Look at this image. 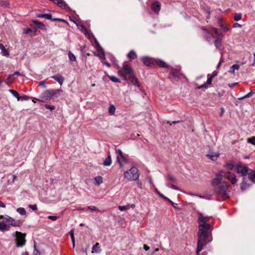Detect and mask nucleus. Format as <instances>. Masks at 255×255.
Wrapping results in <instances>:
<instances>
[{
  "label": "nucleus",
  "instance_id": "864d4df0",
  "mask_svg": "<svg viewBox=\"0 0 255 255\" xmlns=\"http://www.w3.org/2000/svg\"><path fill=\"white\" fill-rule=\"evenodd\" d=\"M31 31H32V30H31V29H30V28H26V29H24L23 33L24 34H28V33H30Z\"/></svg>",
  "mask_w": 255,
  "mask_h": 255
},
{
  "label": "nucleus",
  "instance_id": "cd10ccee",
  "mask_svg": "<svg viewBox=\"0 0 255 255\" xmlns=\"http://www.w3.org/2000/svg\"><path fill=\"white\" fill-rule=\"evenodd\" d=\"M235 167V165L232 162L227 163L225 165L224 167L228 170H232Z\"/></svg>",
  "mask_w": 255,
  "mask_h": 255
},
{
  "label": "nucleus",
  "instance_id": "dca6fc26",
  "mask_svg": "<svg viewBox=\"0 0 255 255\" xmlns=\"http://www.w3.org/2000/svg\"><path fill=\"white\" fill-rule=\"evenodd\" d=\"M124 72L127 75H130L133 73L131 67L128 64L124 63L123 67Z\"/></svg>",
  "mask_w": 255,
  "mask_h": 255
},
{
  "label": "nucleus",
  "instance_id": "1a4fd4ad",
  "mask_svg": "<svg viewBox=\"0 0 255 255\" xmlns=\"http://www.w3.org/2000/svg\"><path fill=\"white\" fill-rule=\"evenodd\" d=\"M204 30L205 31V35L208 40H211V38L214 37V34L217 36H220V31L215 28L212 27L210 31L206 29H204Z\"/></svg>",
  "mask_w": 255,
  "mask_h": 255
},
{
  "label": "nucleus",
  "instance_id": "a878e982",
  "mask_svg": "<svg viewBox=\"0 0 255 255\" xmlns=\"http://www.w3.org/2000/svg\"><path fill=\"white\" fill-rule=\"evenodd\" d=\"M33 22L37 25V26L40 29H42V30H45L46 29V27H45V25L43 24L42 23L40 22H39L37 20H34L33 21Z\"/></svg>",
  "mask_w": 255,
  "mask_h": 255
},
{
  "label": "nucleus",
  "instance_id": "9d476101",
  "mask_svg": "<svg viewBox=\"0 0 255 255\" xmlns=\"http://www.w3.org/2000/svg\"><path fill=\"white\" fill-rule=\"evenodd\" d=\"M198 223L199 225H210L207 222L209 221L210 217L205 216L202 213H198Z\"/></svg>",
  "mask_w": 255,
  "mask_h": 255
},
{
  "label": "nucleus",
  "instance_id": "f704fd0d",
  "mask_svg": "<svg viewBox=\"0 0 255 255\" xmlns=\"http://www.w3.org/2000/svg\"><path fill=\"white\" fill-rule=\"evenodd\" d=\"M9 92L15 98L17 99V100H19V95L18 93L13 90H9Z\"/></svg>",
  "mask_w": 255,
  "mask_h": 255
},
{
  "label": "nucleus",
  "instance_id": "f03ea898",
  "mask_svg": "<svg viewBox=\"0 0 255 255\" xmlns=\"http://www.w3.org/2000/svg\"><path fill=\"white\" fill-rule=\"evenodd\" d=\"M199 231L198 234V252L201 251L204 246L212 240L211 238L210 240H207L211 235L212 226L211 225H199Z\"/></svg>",
  "mask_w": 255,
  "mask_h": 255
},
{
  "label": "nucleus",
  "instance_id": "4be33fe9",
  "mask_svg": "<svg viewBox=\"0 0 255 255\" xmlns=\"http://www.w3.org/2000/svg\"><path fill=\"white\" fill-rule=\"evenodd\" d=\"M250 186L249 184H247L245 180V178L243 179V181L241 185V189L242 191H245L247 189H248Z\"/></svg>",
  "mask_w": 255,
  "mask_h": 255
},
{
  "label": "nucleus",
  "instance_id": "680f3d73",
  "mask_svg": "<svg viewBox=\"0 0 255 255\" xmlns=\"http://www.w3.org/2000/svg\"><path fill=\"white\" fill-rule=\"evenodd\" d=\"M242 26V25L238 23H235L234 25H233V27L234 28H236V27H241Z\"/></svg>",
  "mask_w": 255,
  "mask_h": 255
},
{
  "label": "nucleus",
  "instance_id": "a211bd4d",
  "mask_svg": "<svg viewBox=\"0 0 255 255\" xmlns=\"http://www.w3.org/2000/svg\"><path fill=\"white\" fill-rule=\"evenodd\" d=\"M0 50H1L0 54L3 56L8 57L9 55V53L7 49H6L4 46L1 43H0Z\"/></svg>",
  "mask_w": 255,
  "mask_h": 255
},
{
  "label": "nucleus",
  "instance_id": "3c124183",
  "mask_svg": "<svg viewBox=\"0 0 255 255\" xmlns=\"http://www.w3.org/2000/svg\"><path fill=\"white\" fill-rule=\"evenodd\" d=\"M29 99V97L27 96H19V100L21 101H26Z\"/></svg>",
  "mask_w": 255,
  "mask_h": 255
},
{
  "label": "nucleus",
  "instance_id": "c756f323",
  "mask_svg": "<svg viewBox=\"0 0 255 255\" xmlns=\"http://www.w3.org/2000/svg\"><path fill=\"white\" fill-rule=\"evenodd\" d=\"M92 249L95 252H96L97 253H100L101 251V250H100L99 244L98 243H96V244L93 246Z\"/></svg>",
  "mask_w": 255,
  "mask_h": 255
},
{
  "label": "nucleus",
  "instance_id": "49530a36",
  "mask_svg": "<svg viewBox=\"0 0 255 255\" xmlns=\"http://www.w3.org/2000/svg\"><path fill=\"white\" fill-rule=\"evenodd\" d=\"M88 208L92 211H97L98 212L99 211V210L94 206H89L88 207Z\"/></svg>",
  "mask_w": 255,
  "mask_h": 255
},
{
  "label": "nucleus",
  "instance_id": "5701e85b",
  "mask_svg": "<svg viewBox=\"0 0 255 255\" xmlns=\"http://www.w3.org/2000/svg\"><path fill=\"white\" fill-rule=\"evenodd\" d=\"M155 61L157 64L160 67L166 68L167 67V64L160 59H156Z\"/></svg>",
  "mask_w": 255,
  "mask_h": 255
},
{
  "label": "nucleus",
  "instance_id": "de8ad7c7",
  "mask_svg": "<svg viewBox=\"0 0 255 255\" xmlns=\"http://www.w3.org/2000/svg\"><path fill=\"white\" fill-rule=\"evenodd\" d=\"M47 218L48 219L51 220L52 221H56L58 218V217L57 216L50 215L48 216Z\"/></svg>",
  "mask_w": 255,
  "mask_h": 255
},
{
  "label": "nucleus",
  "instance_id": "f3484780",
  "mask_svg": "<svg viewBox=\"0 0 255 255\" xmlns=\"http://www.w3.org/2000/svg\"><path fill=\"white\" fill-rule=\"evenodd\" d=\"M178 77L179 75L177 71L174 70L171 71L169 75V78L172 81H176L177 80Z\"/></svg>",
  "mask_w": 255,
  "mask_h": 255
},
{
  "label": "nucleus",
  "instance_id": "13d9d810",
  "mask_svg": "<svg viewBox=\"0 0 255 255\" xmlns=\"http://www.w3.org/2000/svg\"><path fill=\"white\" fill-rule=\"evenodd\" d=\"M137 181V186L140 188H141L142 187V183L141 181H140L138 179L137 180H136Z\"/></svg>",
  "mask_w": 255,
  "mask_h": 255
},
{
  "label": "nucleus",
  "instance_id": "4c0bfd02",
  "mask_svg": "<svg viewBox=\"0 0 255 255\" xmlns=\"http://www.w3.org/2000/svg\"><path fill=\"white\" fill-rule=\"evenodd\" d=\"M94 42L95 44V47L97 48V50L100 51V50H103L102 48L101 47L99 43L97 41V40L94 38Z\"/></svg>",
  "mask_w": 255,
  "mask_h": 255
},
{
  "label": "nucleus",
  "instance_id": "e2e57ef3",
  "mask_svg": "<svg viewBox=\"0 0 255 255\" xmlns=\"http://www.w3.org/2000/svg\"><path fill=\"white\" fill-rule=\"evenodd\" d=\"M40 87H42V88H45V82H41L39 85Z\"/></svg>",
  "mask_w": 255,
  "mask_h": 255
},
{
  "label": "nucleus",
  "instance_id": "bf43d9fd",
  "mask_svg": "<svg viewBox=\"0 0 255 255\" xmlns=\"http://www.w3.org/2000/svg\"><path fill=\"white\" fill-rule=\"evenodd\" d=\"M11 176L12 177V181L10 183H13L14 182L15 179H16V176L15 175H11Z\"/></svg>",
  "mask_w": 255,
  "mask_h": 255
},
{
  "label": "nucleus",
  "instance_id": "2eb2a0df",
  "mask_svg": "<svg viewBox=\"0 0 255 255\" xmlns=\"http://www.w3.org/2000/svg\"><path fill=\"white\" fill-rule=\"evenodd\" d=\"M128 80L133 85L139 87V83L133 73L129 75Z\"/></svg>",
  "mask_w": 255,
  "mask_h": 255
},
{
  "label": "nucleus",
  "instance_id": "6e6552de",
  "mask_svg": "<svg viewBox=\"0 0 255 255\" xmlns=\"http://www.w3.org/2000/svg\"><path fill=\"white\" fill-rule=\"evenodd\" d=\"M116 153L117 154V160L118 162L119 163L120 166L121 168L123 167L122 162H127L126 158L124 156L122 150L120 149H116Z\"/></svg>",
  "mask_w": 255,
  "mask_h": 255
},
{
  "label": "nucleus",
  "instance_id": "4d7b16f0",
  "mask_svg": "<svg viewBox=\"0 0 255 255\" xmlns=\"http://www.w3.org/2000/svg\"><path fill=\"white\" fill-rule=\"evenodd\" d=\"M166 200L169 201L172 205L173 207H174V208L176 207V205H177V204L174 203L173 202H172L171 200H170L169 198H168Z\"/></svg>",
  "mask_w": 255,
  "mask_h": 255
},
{
  "label": "nucleus",
  "instance_id": "9b49d317",
  "mask_svg": "<svg viewBox=\"0 0 255 255\" xmlns=\"http://www.w3.org/2000/svg\"><path fill=\"white\" fill-rule=\"evenodd\" d=\"M225 176H224V177H225L229 179L232 184H235L237 183V180L234 174L229 171L228 172H225Z\"/></svg>",
  "mask_w": 255,
  "mask_h": 255
},
{
  "label": "nucleus",
  "instance_id": "37998d69",
  "mask_svg": "<svg viewBox=\"0 0 255 255\" xmlns=\"http://www.w3.org/2000/svg\"><path fill=\"white\" fill-rule=\"evenodd\" d=\"M0 4L3 7H7L9 6V3L8 1H1Z\"/></svg>",
  "mask_w": 255,
  "mask_h": 255
},
{
  "label": "nucleus",
  "instance_id": "72a5a7b5",
  "mask_svg": "<svg viewBox=\"0 0 255 255\" xmlns=\"http://www.w3.org/2000/svg\"><path fill=\"white\" fill-rule=\"evenodd\" d=\"M167 179L169 180V181H171L173 182V183H177V179L174 177L171 174H168L166 176Z\"/></svg>",
  "mask_w": 255,
  "mask_h": 255
},
{
  "label": "nucleus",
  "instance_id": "39448f33",
  "mask_svg": "<svg viewBox=\"0 0 255 255\" xmlns=\"http://www.w3.org/2000/svg\"><path fill=\"white\" fill-rule=\"evenodd\" d=\"M1 219H3L9 225L13 227H19L20 226L22 222L20 220H16L12 218L7 215H6L4 217L3 216H0Z\"/></svg>",
  "mask_w": 255,
  "mask_h": 255
},
{
  "label": "nucleus",
  "instance_id": "2f4dec72",
  "mask_svg": "<svg viewBox=\"0 0 255 255\" xmlns=\"http://www.w3.org/2000/svg\"><path fill=\"white\" fill-rule=\"evenodd\" d=\"M16 212L19 213L20 215H26V211L23 208H18L16 209Z\"/></svg>",
  "mask_w": 255,
  "mask_h": 255
},
{
  "label": "nucleus",
  "instance_id": "bb28decb",
  "mask_svg": "<svg viewBox=\"0 0 255 255\" xmlns=\"http://www.w3.org/2000/svg\"><path fill=\"white\" fill-rule=\"evenodd\" d=\"M212 78H213V76H211L210 77L208 78L206 83L202 85L201 86H200L199 87V88L201 89L202 88H206L207 85H210L211 84L212 81Z\"/></svg>",
  "mask_w": 255,
  "mask_h": 255
},
{
  "label": "nucleus",
  "instance_id": "393cba45",
  "mask_svg": "<svg viewBox=\"0 0 255 255\" xmlns=\"http://www.w3.org/2000/svg\"><path fill=\"white\" fill-rule=\"evenodd\" d=\"M112 163V159L110 155H109L104 160L103 165L105 166H110Z\"/></svg>",
  "mask_w": 255,
  "mask_h": 255
},
{
  "label": "nucleus",
  "instance_id": "7ed1b4c3",
  "mask_svg": "<svg viewBox=\"0 0 255 255\" xmlns=\"http://www.w3.org/2000/svg\"><path fill=\"white\" fill-rule=\"evenodd\" d=\"M139 176L138 170L134 166H132L130 169L124 173L125 178L128 181L137 180Z\"/></svg>",
  "mask_w": 255,
  "mask_h": 255
},
{
  "label": "nucleus",
  "instance_id": "412c9836",
  "mask_svg": "<svg viewBox=\"0 0 255 255\" xmlns=\"http://www.w3.org/2000/svg\"><path fill=\"white\" fill-rule=\"evenodd\" d=\"M249 179L253 182H255V170H252L248 174Z\"/></svg>",
  "mask_w": 255,
  "mask_h": 255
},
{
  "label": "nucleus",
  "instance_id": "aec40b11",
  "mask_svg": "<svg viewBox=\"0 0 255 255\" xmlns=\"http://www.w3.org/2000/svg\"><path fill=\"white\" fill-rule=\"evenodd\" d=\"M128 58L130 60H132L137 57L136 52L133 50H131L127 55Z\"/></svg>",
  "mask_w": 255,
  "mask_h": 255
},
{
  "label": "nucleus",
  "instance_id": "a19ab883",
  "mask_svg": "<svg viewBox=\"0 0 255 255\" xmlns=\"http://www.w3.org/2000/svg\"><path fill=\"white\" fill-rule=\"evenodd\" d=\"M166 186L168 188H172L173 189H174V190H179V188L175 185H173V184H171V183H167L166 184Z\"/></svg>",
  "mask_w": 255,
  "mask_h": 255
},
{
  "label": "nucleus",
  "instance_id": "ea45409f",
  "mask_svg": "<svg viewBox=\"0 0 255 255\" xmlns=\"http://www.w3.org/2000/svg\"><path fill=\"white\" fill-rule=\"evenodd\" d=\"M110 79L114 82L121 83V81L116 76H110Z\"/></svg>",
  "mask_w": 255,
  "mask_h": 255
},
{
  "label": "nucleus",
  "instance_id": "20e7f679",
  "mask_svg": "<svg viewBox=\"0 0 255 255\" xmlns=\"http://www.w3.org/2000/svg\"><path fill=\"white\" fill-rule=\"evenodd\" d=\"M13 236L15 237V242L17 247H22L24 245L25 240V235L20 232L16 231L13 234Z\"/></svg>",
  "mask_w": 255,
  "mask_h": 255
},
{
  "label": "nucleus",
  "instance_id": "7c9ffc66",
  "mask_svg": "<svg viewBox=\"0 0 255 255\" xmlns=\"http://www.w3.org/2000/svg\"><path fill=\"white\" fill-rule=\"evenodd\" d=\"M116 107L114 105H111L109 108V113L111 115H113L115 113Z\"/></svg>",
  "mask_w": 255,
  "mask_h": 255
},
{
  "label": "nucleus",
  "instance_id": "c9c22d12",
  "mask_svg": "<svg viewBox=\"0 0 255 255\" xmlns=\"http://www.w3.org/2000/svg\"><path fill=\"white\" fill-rule=\"evenodd\" d=\"M95 180L96 182V184L99 185L103 182V178L100 176H98L95 178Z\"/></svg>",
  "mask_w": 255,
  "mask_h": 255
},
{
  "label": "nucleus",
  "instance_id": "8fccbe9b",
  "mask_svg": "<svg viewBox=\"0 0 255 255\" xmlns=\"http://www.w3.org/2000/svg\"><path fill=\"white\" fill-rule=\"evenodd\" d=\"M29 208L32 209L33 211H36L37 210V207L36 204L29 205Z\"/></svg>",
  "mask_w": 255,
  "mask_h": 255
},
{
  "label": "nucleus",
  "instance_id": "423d86ee",
  "mask_svg": "<svg viewBox=\"0 0 255 255\" xmlns=\"http://www.w3.org/2000/svg\"><path fill=\"white\" fill-rule=\"evenodd\" d=\"M59 92V90H47L41 94V98L45 100H49L52 99Z\"/></svg>",
  "mask_w": 255,
  "mask_h": 255
},
{
  "label": "nucleus",
  "instance_id": "f257e3e1",
  "mask_svg": "<svg viewBox=\"0 0 255 255\" xmlns=\"http://www.w3.org/2000/svg\"><path fill=\"white\" fill-rule=\"evenodd\" d=\"M225 171L222 170L220 171L212 181V185L215 187V190L216 194L223 199L228 198L227 193L228 185L225 181L222 180L224 176H225Z\"/></svg>",
  "mask_w": 255,
  "mask_h": 255
},
{
  "label": "nucleus",
  "instance_id": "603ef678",
  "mask_svg": "<svg viewBox=\"0 0 255 255\" xmlns=\"http://www.w3.org/2000/svg\"><path fill=\"white\" fill-rule=\"evenodd\" d=\"M155 191L156 192V193L161 197H162L163 199H165V200H167L168 199L167 197L164 196L162 194L160 193L158 190L157 189H155Z\"/></svg>",
  "mask_w": 255,
  "mask_h": 255
},
{
  "label": "nucleus",
  "instance_id": "a18cd8bd",
  "mask_svg": "<svg viewBox=\"0 0 255 255\" xmlns=\"http://www.w3.org/2000/svg\"><path fill=\"white\" fill-rule=\"evenodd\" d=\"M118 74L124 78V79L126 81H128V79L126 77V76L123 73V72L121 70H120L118 72Z\"/></svg>",
  "mask_w": 255,
  "mask_h": 255
},
{
  "label": "nucleus",
  "instance_id": "f8f14e48",
  "mask_svg": "<svg viewBox=\"0 0 255 255\" xmlns=\"http://www.w3.org/2000/svg\"><path fill=\"white\" fill-rule=\"evenodd\" d=\"M36 16L38 17L45 18H46L47 19L52 20L53 21H56V20L62 21V19H56V18L52 19V15L50 14H49V13H44V14H43V13H38V14H36Z\"/></svg>",
  "mask_w": 255,
  "mask_h": 255
},
{
  "label": "nucleus",
  "instance_id": "e433bc0d",
  "mask_svg": "<svg viewBox=\"0 0 255 255\" xmlns=\"http://www.w3.org/2000/svg\"><path fill=\"white\" fill-rule=\"evenodd\" d=\"M68 56L69 60L72 61H75L76 60V56L71 52H68Z\"/></svg>",
  "mask_w": 255,
  "mask_h": 255
},
{
  "label": "nucleus",
  "instance_id": "0e129e2a",
  "mask_svg": "<svg viewBox=\"0 0 255 255\" xmlns=\"http://www.w3.org/2000/svg\"><path fill=\"white\" fill-rule=\"evenodd\" d=\"M236 85H237V83H231V84H229V86L231 88H233Z\"/></svg>",
  "mask_w": 255,
  "mask_h": 255
},
{
  "label": "nucleus",
  "instance_id": "4468645a",
  "mask_svg": "<svg viewBox=\"0 0 255 255\" xmlns=\"http://www.w3.org/2000/svg\"><path fill=\"white\" fill-rule=\"evenodd\" d=\"M51 78L54 79L60 85H62L63 84L64 81V77L60 74H57V75L52 76L51 77Z\"/></svg>",
  "mask_w": 255,
  "mask_h": 255
},
{
  "label": "nucleus",
  "instance_id": "6ab92c4d",
  "mask_svg": "<svg viewBox=\"0 0 255 255\" xmlns=\"http://www.w3.org/2000/svg\"><path fill=\"white\" fill-rule=\"evenodd\" d=\"M160 9V3L158 1L154 2L152 5V10L155 13H157Z\"/></svg>",
  "mask_w": 255,
  "mask_h": 255
},
{
  "label": "nucleus",
  "instance_id": "c85d7f7f",
  "mask_svg": "<svg viewBox=\"0 0 255 255\" xmlns=\"http://www.w3.org/2000/svg\"><path fill=\"white\" fill-rule=\"evenodd\" d=\"M222 39L219 37H217L215 42V45L217 48H219L221 46Z\"/></svg>",
  "mask_w": 255,
  "mask_h": 255
},
{
  "label": "nucleus",
  "instance_id": "c03bdc74",
  "mask_svg": "<svg viewBox=\"0 0 255 255\" xmlns=\"http://www.w3.org/2000/svg\"><path fill=\"white\" fill-rule=\"evenodd\" d=\"M45 107L47 109H49L50 111H53L55 109V107L53 105H45Z\"/></svg>",
  "mask_w": 255,
  "mask_h": 255
},
{
  "label": "nucleus",
  "instance_id": "69168bd1",
  "mask_svg": "<svg viewBox=\"0 0 255 255\" xmlns=\"http://www.w3.org/2000/svg\"><path fill=\"white\" fill-rule=\"evenodd\" d=\"M69 234L70 235V237H74V230H70V231L69 232Z\"/></svg>",
  "mask_w": 255,
  "mask_h": 255
},
{
  "label": "nucleus",
  "instance_id": "338daca9",
  "mask_svg": "<svg viewBox=\"0 0 255 255\" xmlns=\"http://www.w3.org/2000/svg\"><path fill=\"white\" fill-rule=\"evenodd\" d=\"M143 249L146 251H148L149 250V247L148 246H147V245H143Z\"/></svg>",
  "mask_w": 255,
  "mask_h": 255
},
{
  "label": "nucleus",
  "instance_id": "473e14b6",
  "mask_svg": "<svg viewBox=\"0 0 255 255\" xmlns=\"http://www.w3.org/2000/svg\"><path fill=\"white\" fill-rule=\"evenodd\" d=\"M8 228H7V225L3 222H0V230L2 231H4L5 230H8Z\"/></svg>",
  "mask_w": 255,
  "mask_h": 255
},
{
  "label": "nucleus",
  "instance_id": "0eeeda50",
  "mask_svg": "<svg viewBox=\"0 0 255 255\" xmlns=\"http://www.w3.org/2000/svg\"><path fill=\"white\" fill-rule=\"evenodd\" d=\"M236 170L238 174H241L242 176L245 177L248 173V167L245 165L240 163L236 165Z\"/></svg>",
  "mask_w": 255,
  "mask_h": 255
},
{
  "label": "nucleus",
  "instance_id": "ddd939ff",
  "mask_svg": "<svg viewBox=\"0 0 255 255\" xmlns=\"http://www.w3.org/2000/svg\"><path fill=\"white\" fill-rule=\"evenodd\" d=\"M141 60L144 64L146 66H151L153 63V59L147 56L142 57Z\"/></svg>",
  "mask_w": 255,
  "mask_h": 255
},
{
  "label": "nucleus",
  "instance_id": "09e8293b",
  "mask_svg": "<svg viewBox=\"0 0 255 255\" xmlns=\"http://www.w3.org/2000/svg\"><path fill=\"white\" fill-rule=\"evenodd\" d=\"M118 208L121 211H125V210H127L128 208V206H119L118 207Z\"/></svg>",
  "mask_w": 255,
  "mask_h": 255
},
{
  "label": "nucleus",
  "instance_id": "58836bf2",
  "mask_svg": "<svg viewBox=\"0 0 255 255\" xmlns=\"http://www.w3.org/2000/svg\"><path fill=\"white\" fill-rule=\"evenodd\" d=\"M242 18V13H238L235 14L234 16V19L235 21H238L240 20Z\"/></svg>",
  "mask_w": 255,
  "mask_h": 255
},
{
  "label": "nucleus",
  "instance_id": "774afa93",
  "mask_svg": "<svg viewBox=\"0 0 255 255\" xmlns=\"http://www.w3.org/2000/svg\"><path fill=\"white\" fill-rule=\"evenodd\" d=\"M0 207L5 208V205L2 202L0 201Z\"/></svg>",
  "mask_w": 255,
  "mask_h": 255
},
{
  "label": "nucleus",
  "instance_id": "052dcab7",
  "mask_svg": "<svg viewBox=\"0 0 255 255\" xmlns=\"http://www.w3.org/2000/svg\"><path fill=\"white\" fill-rule=\"evenodd\" d=\"M12 77H14V75H13V74L9 75L7 79L5 80L4 82L6 83L7 81L9 80Z\"/></svg>",
  "mask_w": 255,
  "mask_h": 255
},
{
  "label": "nucleus",
  "instance_id": "6e6d98bb",
  "mask_svg": "<svg viewBox=\"0 0 255 255\" xmlns=\"http://www.w3.org/2000/svg\"><path fill=\"white\" fill-rule=\"evenodd\" d=\"M250 93H248V94H246L245 96H243V97H241V98H239V100H242V99H245V98H248V97H250Z\"/></svg>",
  "mask_w": 255,
  "mask_h": 255
},
{
  "label": "nucleus",
  "instance_id": "b1692460",
  "mask_svg": "<svg viewBox=\"0 0 255 255\" xmlns=\"http://www.w3.org/2000/svg\"><path fill=\"white\" fill-rule=\"evenodd\" d=\"M212 160H216L219 156V153L218 152L213 153L207 155Z\"/></svg>",
  "mask_w": 255,
  "mask_h": 255
},
{
  "label": "nucleus",
  "instance_id": "5fc2aeb1",
  "mask_svg": "<svg viewBox=\"0 0 255 255\" xmlns=\"http://www.w3.org/2000/svg\"><path fill=\"white\" fill-rule=\"evenodd\" d=\"M232 69L235 70H239L240 68V65L237 64H234L232 66Z\"/></svg>",
  "mask_w": 255,
  "mask_h": 255
},
{
  "label": "nucleus",
  "instance_id": "79ce46f5",
  "mask_svg": "<svg viewBox=\"0 0 255 255\" xmlns=\"http://www.w3.org/2000/svg\"><path fill=\"white\" fill-rule=\"evenodd\" d=\"M248 141L249 143H252L253 145H255V136H253L252 137L248 138Z\"/></svg>",
  "mask_w": 255,
  "mask_h": 255
}]
</instances>
